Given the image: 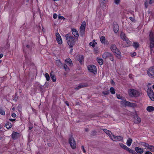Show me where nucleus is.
<instances>
[{
  "label": "nucleus",
  "instance_id": "0e129e2a",
  "mask_svg": "<svg viewBox=\"0 0 154 154\" xmlns=\"http://www.w3.org/2000/svg\"><path fill=\"white\" fill-rule=\"evenodd\" d=\"M3 57V55L2 54H0V59Z\"/></svg>",
  "mask_w": 154,
  "mask_h": 154
},
{
  "label": "nucleus",
  "instance_id": "6ab92c4d",
  "mask_svg": "<svg viewBox=\"0 0 154 154\" xmlns=\"http://www.w3.org/2000/svg\"><path fill=\"white\" fill-rule=\"evenodd\" d=\"M19 134V133L14 132L12 134V137L14 139H16L18 137Z\"/></svg>",
  "mask_w": 154,
  "mask_h": 154
},
{
  "label": "nucleus",
  "instance_id": "20e7f679",
  "mask_svg": "<svg viewBox=\"0 0 154 154\" xmlns=\"http://www.w3.org/2000/svg\"><path fill=\"white\" fill-rule=\"evenodd\" d=\"M86 26V23L85 21H83L79 28V33L80 35L83 36L85 33V29Z\"/></svg>",
  "mask_w": 154,
  "mask_h": 154
},
{
  "label": "nucleus",
  "instance_id": "0eeeda50",
  "mask_svg": "<svg viewBox=\"0 0 154 154\" xmlns=\"http://www.w3.org/2000/svg\"><path fill=\"white\" fill-rule=\"evenodd\" d=\"M148 96L150 99L152 101H154V92L151 88H148L147 90Z\"/></svg>",
  "mask_w": 154,
  "mask_h": 154
},
{
  "label": "nucleus",
  "instance_id": "052dcab7",
  "mask_svg": "<svg viewBox=\"0 0 154 154\" xmlns=\"http://www.w3.org/2000/svg\"><path fill=\"white\" fill-rule=\"evenodd\" d=\"M85 131L86 132H88L89 131V129L88 128H85Z\"/></svg>",
  "mask_w": 154,
  "mask_h": 154
},
{
  "label": "nucleus",
  "instance_id": "39448f33",
  "mask_svg": "<svg viewBox=\"0 0 154 154\" xmlns=\"http://www.w3.org/2000/svg\"><path fill=\"white\" fill-rule=\"evenodd\" d=\"M102 57L103 58L105 59L109 58L111 61H113L114 59L113 55L110 53L105 52L103 54Z\"/></svg>",
  "mask_w": 154,
  "mask_h": 154
},
{
  "label": "nucleus",
  "instance_id": "c756f323",
  "mask_svg": "<svg viewBox=\"0 0 154 154\" xmlns=\"http://www.w3.org/2000/svg\"><path fill=\"white\" fill-rule=\"evenodd\" d=\"M132 142V140L131 139L129 138L127 141V144L128 146H130Z\"/></svg>",
  "mask_w": 154,
  "mask_h": 154
},
{
  "label": "nucleus",
  "instance_id": "49530a36",
  "mask_svg": "<svg viewBox=\"0 0 154 154\" xmlns=\"http://www.w3.org/2000/svg\"><path fill=\"white\" fill-rule=\"evenodd\" d=\"M120 2V0H114L115 3L117 5L119 4Z\"/></svg>",
  "mask_w": 154,
  "mask_h": 154
},
{
  "label": "nucleus",
  "instance_id": "aec40b11",
  "mask_svg": "<svg viewBox=\"0 0 154 154\" xmlns=\"http://www.w3.org/2000/svg\"><path fill=\"white\" fill-rule=\"evenodd\" d=\"M36 88L40 91H42L44 89V87L39 84H37L36 85Z\"/></svg>",
  "mask_w": 154,
  "mask_h": 154
},
{
  "label": "nucleus",
  "instance_id": "412c9836",
  "mask_svg": "<svg viewBox=\"0 0 154 154\" xmlns=\"http://www.w3.org/2000/svg\"><path fill=\"white\" fill-rule=\"evenodd\" d=\"M154 42H149V48L151 51V54L152 53V51L154 52Z\"/></svg>",
  "mask_w": 154,
  "mask_h": 154
},
{
  "label": "nucleus",
  "instance_id": "3c124183",
  "mask_svg": "<svg viewBox=\"0 0 154 154\" xmlns=\"http://www.w3.org/2000/svg\"><path fill=\"white\" fill-rule=\"evenodd\" d=\"M56 38H60V37H61L60 35L58 32L56 33Z\"/></svg>",
  "mask_w": 154,
  "mask_h": 154
},
{
  "label": "nucleus",
  "instance_id": "09e8293b",
  "mask_svg": "<svg viewBox=\"0 0 154 154\" xmlns=\"http://www.w3.org/2000/svg\"><path fill=\"white\" fill-rule=\"evenodd\" d=\"M131 56L132 57H134L136 55V53L135 52H134L133 53H131Z\"/></svg>",
  "mask_w": 154,
  "mask_h": 154
},
{
  "label": "nucleus",
  "instance_id": "4be33fe9",
  "mask_svg": "<svg viewBox=\"0 0 154 154\" xmlns=\"http://www.w3.org/2000/svg\"><path fill=\"white\" fill-rule=\"evenodd\" d=\"M103 131L107 135H108L110 137L111 139L112 137V135H113L112 134L111 132L110 131L106 129H103Z\"/></svg>",
  "mask_w": 154,
  "mask_h": 154
},
{
  "label": "nucleus",
  "instance_id": "b1692460",
  "mask_svg": "<svg viewBox=\"0 0 154 154\" xmlns=\"http://www.w3.org/2000/svg\"><path fill=\"white\" fill-rule=\"evenodd\" d=\"M135 120L134 121V122L137 124L139 123L141 121V119L138 116H136L134 117Z\"/></svg>",
  "mask_w": 154,
  "mask_h": 154
},
{
  "label": "nucleus",
  "instance_id": "c85d7f7f",
  "mask_svg": "<svg viewBox=\"0 0 154 154\" xmlns=\"http://www.w3.org/2000/svg\"><path fill=\"white\" fill-rule=\"evenodd\" d=\"M97 60L100 65H102L103 64V60L102 59H100L97 57Z\"/></svg>",
  "mask_w": 154,
  "mask_h": 154
},
{
  "label": "nucleus",
  "instance_id": "338daca9",
  "mask_svg": "<svg viewBox=\"0 0 154 154\" xmlns=\"http://www.w3.org/2000/svg\"><path fill=\"white\" fill-rule=\"evenodd\" d=\"M32 128V126H29V130L31 129Z\"/></svg>",
  "mask_w": 154,
  "mask_h": 154
},
{
  "label": "nucleus",
  "instance_id": "5701e85b",
  "mask_svg": "<svg viewBox=\"0 0 154 154\" xmlns=\"http://www.w3.org/2000/svg\"><path fill=\"white\" fill-rule=\"evenodd\" d=\"M140 144L141 145V146H143L145 147V149L147 148V149H148L149 147V145L147 143L145 142H140Z\"/></svg>",
  "mask_w": 154,
  "mask_h": 154
},
{
  "label": "nucleus",
  "instance_id": "72a5a7b5",
  "mask_svg": "<svg viewBox=\"0 0 154 154\" xmlns=\"http://www.w3.org/2000/svg\"><path fill=\"white\" fill-rule=\"evenodd\" d=\"M95 40H94L92 42H91L89 43L90 46H92L93 48L95 47V45L97 44V43L95 42Z\"/></svg>",
  "mask_w": 154,
  "mask_h": 154
},
{
  "label": "nucleus",
  "instance_id": "a878e982",
  "mask_svg": "<svg viewBox=\"0 0 154 154\" xmlns=\"http://www.w3.org/2000/svg\"><path fill=\"white\" fill-rule=\"evenodd\" d=\"M146 110L149 112H152L154 110V107L152 106H148L147 107Z\"/></svg>",
  "mask_w": 154,
  "mask_h": 154
},
{
  "label": "nucleus",
  "instance_id": "7c9ffc66",
  "mask_svg": "<svg viewBox=\"0 0 154 154\" xmlns=\"http://www.w3.org/2000/svg\"><path fill=\"white\" fill-rule=\"evenodd\" d=\"M100 41L102 44H105L106 41L105 38L104 36H102L100 38Z\"/></svg>",
  "mask_w": 154,
  "mask_h": 154
},
{
  "label": "nucleus",
  "instance_id": "774afa93",
  "mask_svg": "<svg viewBox=\"0 0 154 154\" xmlns=\"http://www.w3.org/2000/svg\"><path fill=\"white\" fill-rule=\"evenodd\" d=\"M73 51V49H72V48L71 49V50H70V53H71L72 52V51Z\"/></svg>",
  "mask_w": 154,
  "mask_h": 154
},
{
  "label": "nucleus",
  "instance_id": "dca6fc26",
  "mask_svg": "<svg viewBox=\"0 0 154 154\" xmlns=\"http://www.w3.org/2000/svg\"><path fill=\"white\" fill-rule=\"evenodd\" d=\"M87 86H88V85L87 84L81 83L79 85V86L78 87H76L75 88V90H77L81 88L86 87Z\"/></svg>",
  "mask_w": 154,
  "mask_h": 154
},
{
  "label": "nucleus",
  "instance_id": "1a4fd4ad",
  "mask_svg": "<svg viewBox=\"0 0 154 154\" xmlns=\"http://www.w3.org/2000/svg\"><path fill=\"white\" fill-rule=\"evenodd\" d=\"M121 38L123 40L126 41V42L128 44V46L130 45L131 44V42L129 40L128 38L127 37L125 34L123 32H122L120 34Z\"/></svg>",
  "mask_w": 154,
  "mask_h": 154
},
{
  "label": "nucleus",
  "instance_id": "4d7b16f0",
  "mask_svg": "<svg viewBox=\"0 0 154 154\" xmlns=\"http://www.w3.org/2000/svg\"><path fill=\"white\" fill-rule=\"evenodd\" d=\"M82 150L83 151L84 153H85L86 151L84 148V146H82Z\"/></svg>",
  "mask_w": 154,
  "mask_h": 154
},
{
  "label": "nucleus",
  "instance_id": "2f4dec72",
  "mask_svg": "<svg viewBox=\"0 0 154 154\" xmlns=\"http://www.w3.org/2000/svg\"><path fill=\"white\" fill-rule=\"evenodd\" d=\"M63 67L65 70L66 71H68L69 69L65 63H63L62 67Z\"/></svg>",
  "mask_w": 154,
  "mask_h": 154
},
{
  "label": "nucleus",
  "instance_id": "6e6552de",
  "mask_svg": "<svg viewBox=\"0 0 154 154\" xmlns=\"http://www.w3.org/2000/svg\"><path fill=\"white\" fill-rule=\"evenodd\" d=\"M147 73L150 77L154 78V66H152L149 68Z\"/></svg>",
  "mask_w": 154,
  "mask_h": 154
},
{
  "label": "nucleus",
  "instance_id": "ea45409f",
  "mask_svg": "<svg viewBox=\"0 0 154 154\" xmlns=\"http://www.w3.org/2000/svg\"><path fill=\"white\" fill-rule=\"evenodd\" d=\"M0 114L3 116L5 114V111L1 108H0Z\"/></svg>",
  "mask_w": 154,
  "mask_h": 154
},
{
  "label": "nucleus",
  "instance_id": "f03ea898",
  "mask_svg": "<svg viewBox=\"0 0 154 154\" xmlns=\"http://www.w3.org/2000/svg\"><path fill=\"white\" fill-rule=\"evenodd\" d=\"M110 49L117 58L121 59V53L115 44L112 45H111Z\"/></svg>",
  "mask_w": 154,
  "mask_h": 154
},
{
  "label": "nucleus",
  "instance_id": "bf43d9fd",
  "mask_svg": "<svg viewBox=\"0 0 154 154\" xmlns=\"http://www.w3.org/2000/svg\"><path fill=\"white\" fill-rule=\"evenodd\" d=\"M9 120L10 121L13 122L15 121V119H9Z\"/></svg>",
  "mask_w": 154,
  "mask_h": 154
},
{
  "label": "nucleus",
  "instance_id": "79ce46f5",
  "mask_svg": "<svg viewBox=\"0 0 154 154\" xmlns=\"http://www.w3.org/2000/svg\"><path fill=\"white\" fill-rule=\"evenodd\" d=\"M127 151H128V152H129L130 153H131L132 154L134 152V151L131 149L129 148L128 147L127 148L126 150Z\"/></svg>",
  "mask_w": 154,
  "mask_h": 154
},
{
  "label": "nucleus",
  "instance_id": "9d476101",
  "mask_svg": "<svg viewBox=\"0 0 154 154\" xmlns=\"http://www.w3.org/2000/svg\"><path fill=\"white\" fill-rule=\"evenodd\" d=\"M88 70L91 72L95 74L97 73V69L94 65H89L88 66Z\"/></svg>",
  "mask_w": 154,
  "mask_h": 154
},
{
  "label": "nucleus",
  "instance_id": "ddd939ff",
  "mask_svg": "<svg viewBox=\"0 0 154 154\" xmlns=\"http://www.w3.org/2000/svg\"><path fill=\"white\" fill-rule=\"evenodd\" d=\"M72 33L75 37V38H78L79 36V34L78 31L76 29L72 28L71 29Z\"/></svg>",
  "mask_w": 154,
  "mask_h": 154
},
{
  "label": "nucleus",
  "instance_id": "c9c22d12",
  "mask_svg": "<svg viewBox=\"0 0 154 154\" xmlns=\"http://www.w3.org/2000/svg\"><path fill=\"white\" fill-rule=\"evenodd\" d=\"M65 62L67 63H69L70 65H71V64H72V62L71 59L69 58L65 60Z\"/></svg>",
  "mask_w": 154,
  "mask_h": 154
},
{
  "label": "nucleus",
  "instance_id": "f704fd0d",
  "mask_svg": "<svg viewBox=\"0 0 154 154\" xmlns=\"http://www.w3.org/2000/svg\"><path fill=\"white\" fill-rule=\"evenodd\" d=\"M56 40L59 44H61L62 43V40L61 39V37L56 38Z\"/></svg>",
  "mask_w": 154,
  "mask_h": 154
},
{
  "label": "nucleus",
  "instance_id": "9b49d317",
  "mask_svg": "<svg viewBox=\"0 0 154 154\" xmlns=\"http://www.w3.org/2000/svg\"><path fill=\"white\" fill-rule=\"evenodd\" d=\"M124 104L126 106H128L130 107H134L137 106V105L136 103H131L126 100L124 101Z\"/></svg>",
  "mask_w": 154,
  "mask_h": 154
},
{
  "label": "nucleus",
  "instance_id": "e2e57ef3",
  "mask_svg": "<svg viewBox=\"0 0 154 154\" xmlns=\"http://www.w3.org/2000/svg\"><path fill=\"white\" fill-rule=\"evenodd\" d=\"M5 77H2V78H1V79L2 80H4V79H5Z\"/></svg>",
  "mask_w": 154,
  "mask_h": 154
},
{
  "label": "nucleus",
  "instance_id": "8fccbe9b",
  "mask_svg": "<svg viewBox=\"0 0 154 154\" xmlns=\"http://www.w3.org/2000/svg\"><path fill=\"white\" fill-rule=\"evenodd\" d=\"M58 18L59 19H61V20L63 19V20H64V19H65V18L63 17L62 16H59Z\"/></svg>",
  "mask_w": 154,
  "mask_h": 154
},
{
  "label": "nucleus",
  "instance_id": "69168bd1",
  "mask_svg": "<svg viewBox=\"0 0 154 154\" xmlns=\"http://www.w3.org/2000/svg\"><path fill=\"white\" fill-rule=\"evenodd\" d=\"M132 75H131V74H130V75H129V77L130 78H132Z\"/></svg>",
  "mask_w": 154,
  "mask_h": 154
},
{
  "label": "nucleus",
  "instance_id": "37998d69",
  "mask_svg": "<svg viewBox=\"0 0 154 154\" xmlns=\"http://www.w3.org/2000/svg\"><path fill=\"white\" fill-rule=\"evenodd\" d=\"M45 77L47 81H49V80L50 78L49 75L48 73H46L45 74Z\"/></svg>",
  "mask_w": 154,
  "mask_h": 154
},
{
  "label": "nucleus",
  "instance_id": "864d4df0",
  "mask_svg": "<svg viewBox=\"0 0 154 154\" xmlns=\"http://www.w3.org/2000/svg\"><path fill=\"white\" fill-rule=\"evenodd\" d=\"M57 17V14H56L54 13L53 15V18L54 19H56Z\"/></svg>",
  "mask_w": 154,
  "mask_h": 154
},
{
  "label": "nucleus",
  "instance_id": "a19ab883",
  "mask_svg": "<svg viewBox=\"0 0 154 154\" xmlns=\"http://www.w3.org/2000/svg\"><path fill=\"white\" fill-rule=\"evenodd\" d=\"M133 46L135 48H138L139 46V44L137 42H134V44L133 45Z\"/></svg>",
  "mask_w": 154,
  "mask_h": 154
},
{
  "label": "nucleus",
  "instance_id": "2eb2a0df",
  "mask_svg": "<svg viewBox=\"0 0 154 154\" xmlns=\"http://www.w3.org/2000/svg\"><path fill=\"white\" fill-rule=\"evenodd\" d=\"M149 42H154V34L151 31H149Z\"/></svg>",
  "mask_w": 154,
  "mask_h": 154
},
{
  "label": "nucleus",
  "instance_id": "393cba45",
  "mask_svg": "<svg viewBox=\"0 0 154 154\" xmlns=\"http://www.w3.org/2000/svg\"><path fill=\"white\" fill-rule=\"evenodd\" d=\"M63 63H62L59 60H57L56 61V64L58 66L61 68Z\"/></svg>",
  "mask_w": 154,
  "mask_h": 154
},
{
  "label": "nucleus",
  "instance_id": "58836bf2",
  "mask_svg": "<svg viewBox=\"0 0 154 154\" xmlns=\"http://www.w3.org/2000/svg\"><path fill=\"white\" fill-rule=\"evenodd\" d=\"M148 149H149L152 152H154V146L150 145Z\"/></svg>",
  "mask_w": 154,
  "mask_h": 154
},
{
  "label": "nucleus",
  "instance_id": "c03bdc74",
  "mask_svg": "<svg viewBox=\"0 0 154 154\" xmlns=\"http://www.w3.org/2000/svg\"><path fill=\"white\" fill-rule=\"evenodd\" d=\"M96 131H93L91 132V135L93 136H94L96 135Z\"/></svg>",
  "mask_w": 154,
  "mask_h": 154
},
{
  "label": "nucleus",
  "instance_id": "7ed1b4c3",
  "mask_svg": "<svg viewBox=\"0 0 154 154\" xmlns=\"http://www.w3.org/2000/svg\"><path fill=\"white\" fill-rule=\"evenodd\" d=\"M128 94L131 97H137L140 94V93L137 90L134 89H130L128 91Z\"/></svg>",
  "mask_w": 154,
  "mask_h": 154
},
{
  "label": "nucleus",
  "instance_id": "e433bc0d",
  "mask_svg": "<svg viewBox=\"0 0 154 154\" xmlns=\"http://www.w3.org/2000/svg\"><path fill=\"white\" fill-rule=\"evenodd\" d=\"M119 145L121 147L126 150L127 148L128 147L125 145L123 144L122 143H119Z\"/></svg>",
  "mask_w": 154,
  "mask_h": 154
},
{
  "label": "nucleus",
  "instance_id": "bb28decb",
  "mask_svg": "<svg viewBox=\"0 0 154 154\" xmlns=\"http://www.w3.org/2000/svg\"><path fill=\"white\" fill-rule=\"evenodd\" d=\"M50 76L51 78L52 79V81L54 82H55L56 81V78L52 73V72H51L50 73Z\"/></svg>",
  "mask_w": 154,
  "mask_h": 154
},
{
  "label": "nucleus",
  "instance_id": "603ef678",
  "mask_svg": "<svg viewBox=\"0 0 154 154\" xmlns=\"http://www.w3.org/2000/svg\"><path fill=\"white\" fill-rule=\"evenodd\" d=\"M116 96L117 98L119 99H122V97L120 96V95L119 94H116Z\"/></svg>",
  "mask_w": 154,
  "mask_h": 154
},
{
  "label": "nucleus",
  "instance_id": "4c0bfd02",
  "mask_svg": "<svg viewBox=\"0 0 154 154\" xmlns=\"http://www.w3.org/2000/svg\"><path fill=\"white\" fill-rule=\"evenodd\" d=\"M110 91L112 94H114L115 93V89L113 87L110 88Z\"/></svg>",
  "mask_w": 154,
  "mask_h": 154
},
{
  "label": "nucleus",
  "instance_id": "680f3d73",
  "mask_svg": "<svg viewBox=\"0 0 154 154\" xmlns=\"http://www.w3.org/2000/svg\"><path fill=\"white\" fill-rule=\"evenodd\" d=\"M65 104L68 106H69V104L68 101H66L65 102Z\"/></svg>",
  "mask_w": 154,
  "mask_h": 154
},
{
  "label": "nucleus",
  "instance_id": "13d9d810",
  "mask_svg": "<svg viewBox=\"0 0 154 154\" xmlns=\"http://www.w3.org/2000/svg\"><path fill=\"white\" fill-rule=\"evenodd\" d=\"M145 154H152V153L149 152V151H146L145 153Z\"/></svg>",
  "mask_w": 154,
  "mask_h": 154
},
{
  "label": "nucleus",
  "instance_id": "de8ad7c7",
  "mask_svg": "<svg viewBox=\"0 0 154 154\" xmlns=\"http://www.w3.org/2000/svg\"><path fill=\"white\" fill-rule=\"evenodd\" d=\"M144 5L146 8H147L148 7V2L147 0L146 1H145L144 3Z\"/></svg>",
  "mask_w": 154,
  "mask_h": 154
},
{
  "label": "nucleus",
  "instance_id": "f8f14e48",
  "mask_svg": "<svg viewBox=\"0 0 154 154\" xmlns=\"http://www.w3.org/2000/svg\"><path fill=\"white\" fill-rule=\"evenodd\" d=\"M111 139L113 141H119L123 139V137L120 136H116L112 135V137Z\"/></svg>",
  "mask_w": 154,
  "mask_h": 154
},
{
  "label": "nucleus",
  "instance_id": "473e14b6",
  "mask_svg": "<svg viewBox=\"0 0 154 154\" xmlns=\"http://www.w3.org/2000/svg\"><path fill=\"white\" fill-rule=\"evenodd\" d=\"M6 127L8 128H10L12 127V125L11 123L9 122H7L5 125Z\"/></svg>",
  "mask_w": 154,
  "mask_h": 154
},
{
  "label": "nucleus",
  "instance_id": "a18cd8bd",
  "mask_svg": "<svg viewBox=\"0 0 154 154\" xmlns=\"http://www.w3.org/2000/svg\"><path fill=\"white\" fill-rule=\"evenodd\" d=\"M102 93L104 95H108L109 93V92L108 90L106 91H103Z\"/></svg>",
  "mask_w": 154,
  "mask_h": 154
},
{
  "label": "nucleus",
  "instance_id": "f3484780",
  "mask_svg": "<svg viewBox=\"0 0 154 154\" xmlns=\"http://www.w3.org/2000/svg\"><path fill=\"white\" fill-rule=\"evenodd\" d=\"M113 29L114 32L115 33H117L119 29L118 25L116 23H114L113 25Z\"/></svg>",
  "mask_w": 154,
  "mask_h": 154
},
{
  "label": "nucleus",
  "instance_id": "f257e3e1",
  "mask_svg": "<svg viewBox=\"0 0 154 154\" xmlns=\"http://www.w3.org/2000/svg\"><path fill=\"white\" fill-rule=\"evenodd\" d=\"M65 37L69 48H72L75 44V38L70 34H66Z\"/></svg>",
  "mask_w": 154,
  "mask_h": 154
},
{
  "label": "nucleus",
  "instance_id": "5fc2aeb1",
  "mask_svg": "<svg viewBox=\"0 0 154 154\" xmlns=\"http://www.w3.org/2000/svg\"><path fill=\"white\" fill-rule=\"evenodd\" d=\"M154 2V0H149V4H152Z\"/></svg>",
  "mask_w": 154,
  "mask_h": 154
},
{
  "label": "nucleus",
  "instance_id": "a211bd4d",
  "mask_svg": "<svg viewBox=\"0 0 154 154\" xmlns=\"http://www.w3.org/2000/svg\"><path fill=\"white\" fill-rule=\"evenodd\" d=\"M135 149L136 151L139 154H142L143 152V150L142 149L138 147H135Z\"/></svg>",
  "mask_w": 154,
  "mask_h": 154
},
{
  "label": "nucleus",
  "instance_id": "423d86ee",
  "mask_svg": "<svg viewBox=\"0 0 154 154\" xmlns=\"http://www.w3.org/2000/svg\"><path fill=\"white\" fill-rule=\"evenodd\" d=\"M69 142L71 147L73 149H75L76 147L75 141L73 137L71 136L69 139Z\"/></svg>",
  "mask_w": 154,
  "mask_h": 154
},
{
  "label": "nucleus",
  "instance_id": "6e6d98bb",
  "mask_svg": "<svg viewBox=\"0 0 154 154\" xmlns=\"http://www.w3.org/2000/svg\"><path fill=\"white\" fill-rule=\"evenodd\" d=\"M11 116L14 118H15L16 117V115L15 113H13L11 115Z\"/></svg>",
  "mask_w": 154,
  "mask_h": 154
},
{
  "label": "nucleus",
  "instance_id": "cd10ccee",
  "mask_svg": "<svg viewBox=\"0 0 154 154\" xmlns=\"http://www.w3.org/2000/svg\"><path fill=\"white\" fill-rule=\"evenodd\" d=\"M78 61L80 62L81 63L84 60V57L82 55H79L78 56Z\"/></svg>",
  "mask_w": 154,
  "mask_h": 154
},
{
  "label": "nucleus",
  "instance_id": "4468645a",
  "mask_svg": "<svg viewBox=\"0 0 154 154\" xmlns=\"http://www.w3.org/2000/svg\"><path fill=\"white\" fill-rule=\"evenodd\" d=\"M33 45L32 43H29V44L24 45L23 46V50L26 49H28L30 50L32 49Z\"/></svg>",
  "mask_w": 154,
  "mask_h": 154
}]
</instances>
